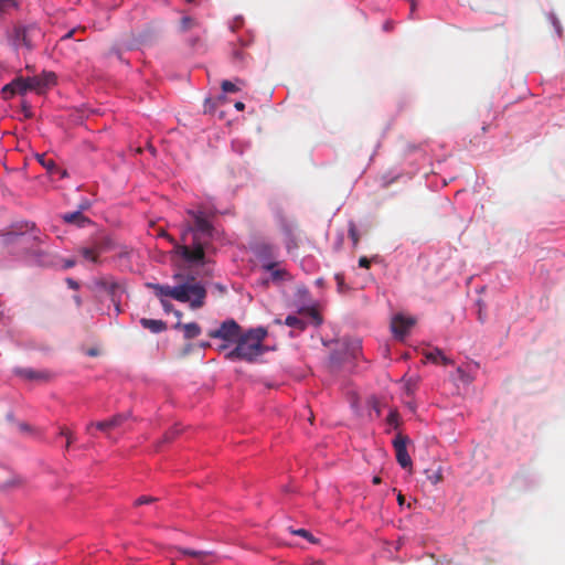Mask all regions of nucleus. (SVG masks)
I'll use <instances>...</instances> for the list:
<instances>
[{
  "mask_svg": "<svg viewBox=\"0 0 565 565\" xmlns=\"http://www.w3.org/2000/svg\"><path fill=\"white\" fill-rule=\"evenodd\" d=\"M186 214L191 217L192 222H188L181 235L182 242L186 241V236L192 233L193 242L192 247L188 245H178L175 247L178 253L190 263H200L204 259V244L207 239L213 237L214 226L212 218L215 215L213 209L206 207L202 204L194 209L186 210Z\"/></svg>",
  "mask_w": 565,
  "mask_h": 565,
  "instance_id": "1",
  "label": "nucleus"
},
{
  "mask_svg": "<svg viewBox=\"0 0 565 565\" xmlns=\"http://www.w3.org/2000/svg\"><path fill=\"white\" fill-rule=\"evenodd\" d=\"M147 287L152 289L160 299L171 297L180 302H190L192 309L201 308L205 302L206 290L194 278L175 287L153 282H148Z\"/></svg>",
  "mask_w": 565,
  "mask_h": 565,
  "instance_id": "2",
  "label": "nucleus"
},
{
  "mask_svg": "<svg viewBox=\"0 0 565 565\" xmlns=\"http://www.w3.org/2000/svg\"><path fill=\"white\" fill-rule=\"evenodd\" d=\"M267 332L263 328L250 329L246 333H241L236 340V347L225 354L230 361L245 360L253 361L263 352V341Z\"/></svg>",
  "mask_w": 565,
  "mask_h": 565,
  "instance_id": "3",
  "label": "nucleus"
},
{
  "mask_svg": "<svg viewBox=\"0 0 565 565\" xmlns=\"http://www.w3.org/2000/svg\"><path fill=\"white\" fill-rule=\"evenodd\" d=\"M44 33L41 28L35 24H18L13 29V44L17 49L33 50L43 39Z\"/></svg>",
  "mask_w": 565,
  "mask_h": 565,
  "instance_id": "4",
  "label": "nucleus"
},
{
  "mask_svg": "<svg viewBox=\"0 0 565 565\" xmlns=\"http://www.w3.org/2000/svg\"><path fill=\"white\" fill-rule=\"evenodd\" d=\"M241 333V326L235 320L227 319L221 323L220 328L209 331L207 335L227 342L218 347V351H224L228 348V343H235L238 340Z\"/></svg>",
  "mask_w": 565,
  "mask_h": 565,
  "instance_id": "5",
  "label": "nucleus"
},
{
  "mask_svg": "<svg viewBox=\"0 0 565 565\" xmlns=\"http://www.w3.org/2000/svg\"><path fill=\"white\" fill-rule=\"evenodd\" d=\"M409 443V438L406 435L398 433L394 440L393 447L395 449L396 460L399 466L404 469H412V459L407 452V444Z\"/></svg>",
  "mask_w": 565,
  "mask_h": 565,
  "instance_id": "6",
  "label": "nucleus"
},
{
  "mask_svg": "<svg viewBox=\"0 0 565 565\" xmlns=\"http://www.w3.org/2000/svg\"><path fill=\"white\" fill-rule=\"evenodd\" d=\"M126 419H127L126 415L117 414L106 420H100V422H96V423L92 422L87 425L86 431L88 434H92L93 428H96V429L105 433L107 435V437H109V431L111 429L119 427Z\"/></svg>",
  "mask_w": 565,
  "mask_h": 565,
  "instance_id": "7",
  "label": "nucleus"
},
{
  "mask_svg": "<svg viewBox=\"0 0 565 565\" xmlns=\"http://www.w3.org/2000/svg\"><path fill=\"white\" fill-rule=\"evenodd\" d=\"M28 90H30L28 78L20 76L2 88V95L4 99H9L15 94H24Z\"/></svg>",
  "mask_w": 565,
  "mask_h": 565,
  "instance_id": "8",
  "label": "nucleus"
},
{
  "mask_svg": "<svg viewBox=\"0 0 565 565\" xmlns=\"http://www.w3.org/2000/svg\"><path fill=\"white\" fill-rule=\"evenodd\" d=\"M30 86V90H36L41 93L44 88L55 84L56 76L52 72L43 73L40 76L26 77Z\"/></svg>",
  "mask_w": 565,
  "mask_h": 565,
  "instance_id": "9",
  "label": "nucleus"
},
{
  "mask_svg": "<svg viewBox=\"0 0 565 565\" xmlns=\"http://www.w3.org/2000/svg\"><path fill=\"white\" fill-rule=\"evenodd\" d=\"M30 262L43 267L58 266L57 256L43 249L32 250L30 254Z\"/></svg>",
  "mask_w": 565,
  "mask_h": 565,
  "instance_id": "10",
  "label": "nucleus"
},
{
  "mask_svg": "<svg viewBox=\"0 0 565 565\" xmlns=\"http://www.w3.org/2000/svg\"><path fill=\"white\" fill-rule=\"evenodd\" d=\"M415 324V320L413 318H405L401 315H397L392 320V331L397 338H404L409 329Z\"/></svg>",
  "mask_w": 565,
  "mask_h": 565,
  "instance_id": "11",
  "label": "nucleus"
},
{
  "mask_svg": "<svg viewBox=\"0 0 565 565\" xmlns=\"http://www.w3.org/2000/svg\"><path fill=\"white\" fill-rule=\"evenodd\" d=\"M256 253L263 264L267 262H275L277 257V248L270 244L258 245Z\"/></svg>",
  "mask_w": 565,
  "mask_h": 565,
  "instance_id": "12",
  "label": "nucleus"
},
{
  "mask_svg": "<svg viewBox=\"0 0 565 565\" xmlns=\"http://www.w3.org/2000/svg\"><path fill=\"white\" fill-rule=\"evenodd\" d=\"M65 223L74 224L78 227H84L90 223V220L86 217L81 211L70 212L62 215Z\"/></svg>",
  "mask_w": 565,
  "mask_h": 565,
  "instance_id": "13",
  "label": "nucleus"
},
{
  "mask_svg": "<svg viewBox=\"0 0 565 565\" xmlns=\"http://www.w3.org/2000/svg\"><path fill=\"white\" fill-rule=\"evenodd\" d=\"M103 248L99 244H95L92 247H79L78 253L86 259L92 263L97 264L99 262V255L102 254Z\"/></svg>",
  "mask_w": 565,
  "mask_h": 565,
  "instance_id": "14",
  "label": "nucleus"
},
{
  "mask_svg": "<svg viewBox=\"0 0 565 565\" xmlns=\"http://www.w3.org/2000/svg\"><path fill=\"white\" fill-rule=\"evenodd\" d=\"M140 324L152 333H160L167 329V323L162 320L141 318Z\"/></svg>",
  "mask_w": 565,
  "mask_h": 565,
  "instance_id": "15",
  "label": "nucleus"
},
{
  "mask_svg": "<svg viewBox=\"0 0 565 565\" xmlns=\"http://www.w3.org/2000/svg\"><path fill=\"white\" fill-rule=\"evenodd\" d=\"M175 328L183 329L184 338L186 340L194 339V338L199 337L201 333V327L195 322H190V323H184V324L177 323Z\"/></svg>",
  "mask_w": 565,
  "mask_h": 565,
  "instance_id": "16",
  "label": "nucleus"
},
{
  "mask_svg": "<svg viewBox=\"0 0 565 565\" xmlns=\"http://www.w3.org/2000/svg\"><path fill=\"white\" fill-rule=\"evenodd\" d=\"M425 358L433 363H441L444 365L452 364V361L447 358L439 349H434L425 354Z\"/></svg>",
  "mask_w": 565,
  "mask_h": 565,
  "instance_id": "17",
  "label": "nucleus"
},
{
  "mask_svg": "<svg viewBox=\"0 0 565 565\" xmlns=\"http://www.w3.org/2000/svg\"><path fill=\"white\" fill-rule=\"evenodd\" d=\"M96 286L104 289L108 295L114 296L116 290L118 289V285L111 278L102 277L96 279Z\"/></svg>",
  "mask_w": 565,
  "mask_h": 565,
  "instance_id": "18",
  "label": "nucleus"
},
{
  "mask_svg": "<svg viewBox=\"0 0 565 565\" xmlns=\"http://www.w3.org/2000/svg\"><path fill=\"white\" fill-rule=\"evenodd\" d=\"M285 245L288 252H292L299 247L298 235L291 230H285Z\"/></svg>",
  "mask_w": 565,
  "mask_h": 565,
  "instance_id": "19",
  "label": "nucleus"
},
{
  "mask_svg": "<svg viewBox=\"0 0 565 565\" xmlns=\"http://www.w3.org/2000/svg\"><path fill=\"white\" fill-rule=\"evenodd\" d=\"M277 266V262H267V263H264L263 264V268L267 271H270L271 273V277L273 279L277 280V279H280L285 274L286 271L284 269H277L276 268Z\"/></svg>",
  "mask_w": 565,
  "mask_h": 565,
  "instance_id": "20",
  "label": "nucleus"
},
{
  "mask_svg": "<svg viewBox=\"0 0 565 565\" xmlns=\"http://www.w3.org/2000/svg\"><path fill=\"white\" fill-rule=\"evenodd\" d=\"M425 475H426L427 480H429L433 484H437L438 482H440L443 480V472H441L440 467H438L436 469L428 468L425 470Z\"/></svg>",
  "mask_w": 565,
  "mask_h": 565,
  "instance_id": "21",
  "label": "nucleus"
},
{
  "mask_svg": "<svg viewBox=\"0 0 565 565\" xmlns=\"http://www.w3.org/2000/svg\"><path fill=\"white\" fill-rule=\"evenodd\" d=\"M285 324H287L288 327L298 329V330H305V328L307 326L303 320L299 319L296 316H288L285 319Z\"/></svg>",
  "mask_w": 565,
  "mask_h": 565,
  "instance_id": "22",
  "label": "nucleus"
},
{
  "mask_svg": "<svg viewBox=\"0 0 565 565\" xmlns=\"http://www.w3.org/2000/svg\"><path fill=\"white\" fill-rule=\"evenodd\" d=\"M15 373L28 380H40L43 377L41 373L32 369H18Z\"/></svg>",
  "mask_w": 565,
  "mask_h": 565,
  "instance_id": "23",
  "label": "nucleus"
},
{
  "mask_svg": "<svg viewBox=\"0 0 565 565\" xmlns=\"http://www.w3.org/2000/svg\"><path fill=\"white\" fill-rule=\"evenodd\" d=\"M231 56H232L233 63H235V64H244V62L247 57V55L245 54V52L243 50L237 49L235 46L232 49Z\"/></svg>",
  "mask_w": 565,
  "mask_h": 565,
  "instance_id": "24",
  "label": "nucleus"
},
{
  "mask_svg": "<svg viewBox=\"0 0 565 565\" xmlns=\"http://www.w3.org/2000/svg\"><path fill=\"white\" fill-rule=\"evenodd\" d=\"M348 232H349L350 238L352 239L353 247H356L360 242V235H359L356 225L353 221L349 222Z\"/></svg>",
  "mask_w": 565,
  "mask_h": 565,
  "instance_id": "25",
  "label": "nucleus"
},
{
  "mask_svg": "<svg viewBox=\"0 0 565 565\" xmlns=\"http://www.w3.org/2000/svg\"><path fill=\"white\" fill-rule=\"evenodd\" d=\"M203 553L206 555L205 557L199 556L196 559L199 564L201 565H210L215 562V555L213 552L203 551Z\"/></svg>",
  "mask_w": 565,
  "mask_h": 565,
  "instance_id": "26",
  "label": "nucleus"
},
{
  "mask_svg": "<svg viewBox=\"0 0 565 565\" xmlns=\"http://www.w3.org/2000/svg\"><path fill=\"white\" fill-rule=\"evenodd\" d=\"M387 424L396 428L399 425V415L396 409L390 412L387 418Z\"/></svg>",
  "mask_w": 565,
  "mask_h": 565,
  "instance_id": "27",
  "label": "nucleus"
},
{
  "mask_svg": "<svg viewBox=\"0 0 565 565\" xmlns=\"http://www.w3.org/2000/svg\"><path fill=\"white\" fill-rule=\"evenodd\" d=\"M180 553H182L185 556H192L194 558H198L199 556L205 557L206 555L203 553V551H195L191 548H178Z\"/></svg>",
  "mask_w": 565,
  "mask_h": 565,
  "instance_id": "28",
  "label": "nucleus"
},
{
  "mask_svg": "<svg viewBox=\"0 0 565 565\" xmlns=\"http://www.w3.org/2000/svg\"><path fill=\"white\" fill-rule=\"evenodd\" d=\"M291 533L295 534V535H299L301 537H305L306 540H308L311 543L316 542V540L312 536V534L309 531L305 530V529L291 530Z\"/></svg>",
  "mask_w": 565,
  "mask_h": 565,
  "instance_id": "29",
  "label": "nucleus"
},
{
  "mask_svg": "<svg viewBox=\"0 0 565 565\" xmlns=\"http://www.w3.org/2000/svg\"><path fill=\"white\" fill-rule=\"evenodd\" d=\"M221 87L225 93H235L239 89L234 83L227 79L222 82Z\"/></svg>",
  "mask_w": 565,
  "mask_h": 565,
  "instance_id": "30",
  "label": "nucleus"
},
{
  "mask_svg": "<svg viewBox=\"0 0 565 565\" xmlns=\"http://www.w3.org/2000/svg\"><path fill=\"white\" fill-rule=\"evenodd\" d=\"M58 266H61L62 269H68L76 265V260L74 258H60L57 257Z\"/></svg>",
  "mask_w": 565,
  "mask_h": 565,
  "instance_id": "31",
  "label": "nucleus"
},
{
  "mask_svg": "<svg viewBox=\"0 0 565 565\" xmlns=\"http://www.w3.org/2000/svg\"><path fill=\"white\" fill-rule=\"evenodd\" d=\"M15 7L14 0H0V12L6 13Z\"/></svg>",
  "mask_w": 565,
  "mask_h": 565,
  "instance_id": "32",
  "label": "nucleus"
},
{
  "mask_svg": "<svg viewBox=\"0 0 565 565\" xmlns=\"http://www.w3.org/2000/svg\"><path fill=\"white\" fill-rule=\"evenodd\" d=\"M156 501H157V498H154V497L142 495L135 501V505L138 507V505H142V504L152 503Z\"/></svg>",
  "mask_w": 565,
  "mask_h": 565,
  "instance_id": "33",
  "label": "nucleus"
},
{
  "mask_svg": "<svg viewBox=\"0 0 565 565\" xmlns=\"http://www.w3.org/2000/svg\"><path fill=\"white\" fill-rule=\"evenodd\" d=\"M334 279L337 281L338 290L340 292H343V291H345L348 289L345 284H344V276H343V274H335Z\"/></svg>",
  "mask_w": 565,
  "mask_h": 565,
  "instance_id": "34",
  "label": "nucleus"
},
{
  "mask_svg": "<svg viewBox=\"0 0 565 565\" xmlns=\"http://www.w3.org/2000/svg\"><path fill=\"white\" fill-rule=\"evenodd\" d=\"M308 313L316 326H320L322 323V318L316 309H309Z\"/></svg>",
  "mask_w": 565,
  "mask_h": 565,
  "instance_id": "35",
  "label": "nucleus"
},
{
  "mask_svg": "<svg viewBox=\"0 0 565 565\" xmlns=\"http://www.w3.org/2000/svg\"><path fill=\"white\" fill-rule=\"evenodd\" d=\"M195 24L194 20L190 17H184L181 20L182 30H190Z\"/></svg>",
  "mask_w": 565,
  "mask_h": 565,
  "instance_id": "36",
  "label": "nucleus"
},
{
  "mask_svg": "<svg viewBox=\"0 0 565 565\" xmlns=\"http://www.w3.org/2000/svg\"><path fill=\"white\" fill-rule=\"evenodd\" d=\"M478 307V320L483 323L487 320V315L483 311V303L481 300L477 301Z\"/></svg>",
  "mask_w": 565,
  "mask_h": 565,
  "instance_id": "37",
  "label": "nucleus"
},
{
  "mask_svg": "<svg viewBox=\"0 0 565 565\" xmlns=\"http://www.w3.org/2000/svg\"><path fill=\"white\" fill-rule=\"evenodd\" d=\"M21 483V480L19 478H12L9 481L0 484V488L2 489H10L19 486Z\"/></svg>",
  "mask_w": 565,
  "mask_h": 565,
  "instance_id": "38",
  "label": "nucleus"
},
{
  "mask_svg": "<svg viewBox=\"0 0 565 565\" xmlns=\"http://www.w3.org/2000/svg\"><path fill=\"white\" fill-rule=\"evenodd\" d=\"M550 20H551L553 26L555 28V31L558 34V36H562L563 30H562L558 19L554 14H551Z\"/></svg>",
  "mask_w": 565,
  "mask_h": 565,
  "instance_id": "39",
  "label": "nucleus"
},
{
  "mask_svg": "<svg viewBox=\"0 0 565 565\" xmlns=\"http://www.w3.org/2000/svg\"><path fill=\"white\" fill-rule=\"evenodd\" d=\"M40 162L43 167H45L49 171H52L56 168L54 161L52 159H45L44 156L41 157Z\"/></svg>",
  "mask_w": 565,
  "mask_h": 565,
  "instance_id": "40",
  "label": "nucleus"
},
{
  "mask_svg": "<svg viewBox=\"0 0 565 565\" xmlns=\"http://www.w3.org/2000/svg\"><path fill=\"white\" fill-rule=\"evenodd\" d=\"M23 239V236L20 235V234H14V233H8L7 234V237H6V242L9 243V242H20Z\"/></svg>",
  "mask_w": 565,
  "mask_h": 565,
  "instance_id": "41",
  "label": "nucleus"
},
{
  "mask_svg": "<svg viewBox=\"0 0 565 565\" xmlns=\"http://www.w3.org/2000/svg\"><path fill=\"white\" fill-rule=\"evenodd\" d=\"M359 266L362 267V268H370L371 260L367 257L362 256L359 259Z\"/></svg>",
  "mask_w": 565,
  "mask_h": 565,
  "instance_id": "42",
  "label": "nucleus"
},
{
  "mask_svg": "<svg viewBox=\"0 0 565 565\" xmlns=\"http://www.w3.org/2000/svg\"><path fill=\"white\" fill-rule=\"evenodd\" d=\"M160 302H161V306H162V308H163V310H164L166 312H170V311L172 310L173 305H172L170 301H168V300H166V299L161 298V299H160Z\"/></svg>",
  "mask_w": 565,
  "mask_h": 565,
  "instance_id": "43",
  "label": "nucleus"
},
{
  "mask_svg": "<svg viewBox=\"0 0 565 565\" xmlns=\"http://www.w3.org/2000/svg\"><path fill=\"white\" fill-rule=\"evenodd\" d=\"M469 3L473 10H480L482 8V3L480 0H470Z\"/></svg>",
  "mask_w": 565,
  "mask_h": 565,
  "instance_id": "44",
  "label": "nucleus"
},
{
  "mask_svg": "<svg viewBox=\"0 0 565 565\" xmlns=\"http://www.w3.org/2000/svg\"><path fill=\"white\" fill-rule=\"evenodd\" d=\"M177 434H179L178 429H173V430L167 433L164 436V440L169 441V440L173 439Z\"/></svg>",
  "mask_w": 565,
  "mask_h": 565,
  "instance_id": "45",
  "label": "nucleus"
},
{
  "mask_svg": "<svg viewBox=\"0 0 565 565\" xmlns=\"http://www.w3.org/2000/svg\"><path fill=\"white\" fill-rule=\"evenodd\" d=\"M66 282H67L68 287H70V288H72V289H75V290H76V289H78V287H79L78 282H77V281H75V280H74V279H72V278H67V279H66Z\"/></svg>",
  "mask_w": 565,
  "mask_h": 565,
  "instance_id": "46",
  "label": "nucleus"
},
{
  "mask_svg": "<svg viewBox=\"0 0 565 565\" xmlns=\"http://www.w3.org/2000/svg\"><path fill=\"white\" fill-rule=\"evenodd\" d=\"M234 107H235L237 110L242 111V110H244V109H245V104H244L243 102H236V103H235V105H234Z\"/></svg>",
  "mask_w": 565,
  "mask_h": 565,
  "instance_id": "47",
  "label": "nucleus"
},
{
  "mask_svg": "<svg viewBox=\"0 0 565 565\" xmlns=\"http://www.w3.org/2000/svg\"><path fill=\"white\" fill-rule=\"evenodd\" d=\"M61 436H65V437H68V436H72V433L67 429V428H61V431H60Z\"/></svg>",
  "mask_w": 565,
  "mask_h": 565,
  "instance_id": "48",
  "label": "nucleus"
},
{
  "mask_svg": "<svg viewBox=\"0 0 565 565\" xmlns=\"http://www.w3.org/2000/svg\"><path fill=\"white\" fill-rule=\"evenodd\" d=\"M75 30H72V31H68L63 38L62 40H66V39H71L74 34Z\"/></svg>",
  "mask_w": 565,
  "mask_h": 565,
  "instance_id": "49",
  "label": "nucleus"
},
{
  "mask_svg": "<svg viewBox=\"0 0 565 565\" xmlns=\"http://www.w3.org/2000/svg\"><path fill=\"white\" fill-rule=\"evenodd\" d=\"M397 501H398V504H399V505H403V504H404V502H405V498H404V495H402V494L399 493V494H398V497H397Z\"/></svg>",
  "mask_w": 565,
  "mask_h": 565,
  "instance_id": "50",
  "label": "nucleus"
},
{
  "mask_svg": "<svg viewBox=\"0 0 565 565\" xmlns=\"http://www.w3.org/2000/svg\"><path fill=\"white\" fill-rule=\"evenodd\" d=\"M161 235H162V236H164V237H167L171 243H173V244H174V239H173L169 234H167V233L162 232V234H161Z\"/></svg>",
  "mask_w": 565,
  "mask_h": 565,
  "instance_id": "51",
  "label": "nucleus"
},
{
  "mask_svg": "<svg viewBox=\"0 0 565 565\" xmlns=\"http://www.w3.org/2000/svg\"><path fill=\"white\" fill-rule=\"evenodd\" d=\"M66 439H67L66 448H68V447H70V445L72 444L73 439H74V438H73V435H72V436L66 437Z\"/></svg>",
  "mask_w": 565,
  "mask_h": 565,
  "instance_id": "52",
  "label": "nucleus"
},
{
  "mask_svg": "<svg viewBox=\"0 0 565 565\" xmlns=\"http://www.w3.org/2000/svg\"><path fill=\"white\" fill-rule=\"evenodd\" d=\"M373 483H374V484H380V483H381V478H380V477H377V476H375V477L373 478Z\"/></svg>",
  "mask_w": 565,
  "mask_h": 565,
  "instance_id": "53",
  "label": "nucleus"
},
{
  "mask_svg": "<svg viewBox=\"0 0 565 565\" xmlns=\"http://www.w3.org/2000/svg\"><path fill=\"white\" fill-rule=\"evenodd\" d=\"M241 44H242L243 46H247V44H248V43H247V42H243V41H241Z\"/></svg>",
  "mask_w": 565,
  "mask_h": 565,
  "instance_id": "54",
  "label": "nucleus"
},
{
  "mask_svg": "<svg viewBox=\"0 0 565 565\" xmlns=\"http://www.w3.org/2000/svg\"><path fill=\"white\" fill-rule=\"evenodd\" d=\"M188 2H192L193 0H186Z\"/></svg>",
  "mask_w": 565,
  "mask_h": 565,
  "instance_id": "55",
  "label": "nucleus"
},
{
  "mask_svg": "<svg viewBox=\"0 0 565 565\" xmlns=\"http://www.w3.org/2000/svg\"><path fill=\"white\" fill-rule=\"evenodd\" d=\"M3 14L2 12H0V15Z\"/></svg>",
  "mask_w": 565,
  "mask_h": 565,
  "instance_id": "56",
  "label": "nucleus"
}]
</instances>
